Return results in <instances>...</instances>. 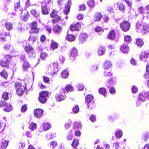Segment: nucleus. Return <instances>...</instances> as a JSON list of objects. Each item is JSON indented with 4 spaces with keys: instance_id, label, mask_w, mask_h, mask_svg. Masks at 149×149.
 Instances as JSON below:
<instances>
[{
    "instance_id": "nucleus-1",
    "label": "nucleus",
    "mask_w": 149,
    "mask_h": 149,
    "mask_svg": "<svg viewBox=\"0 0 149 149\" xmlns=\"http://www.w3.org/2000/svg\"><path fill=\"white\" fill-rule=\"evenodd\" d=\"M25 52L31 57L34 58L36 56V53L34 48L30 45H26L24 47Z\"/></svg>"
},
{
    "instance_id": "nucleus-2",
    "label": "nucleus",
    "mask_w": 149,
    "mask_h": 149,
    "mask_svg": "<svg viewBox=\"0 0 149 149\" xmlns=\"http://www.w3.org/2000/svg\"><path fill=\"white\" fill-rule=\"evenodd\" d=\"M58 11L56 10H53L51 13L50 16L51 17L53 18H56L55 19H53L52 20V22L54 24L60 21L61 19V17L60 16H57Z\"/></svg>"
},
{
    "instance_id": "nucleus-3",
    "label": "nucleus",
    "mask_w": 149,
    "mask_h": 149,
    "mask_svg": "<svg viewBox=\"0 0 149 149\" xmlns=\"http://www.w3.org/2000/svg\"><path fill=\"white\" fill-rule=\"evenodd\" d=\"M120 26L123 31L126 32L130 29V24L127 21H124L120 24Z\"/></svg>"
},
{
    "instance_id": "nucleus-4",
    "label": "nucleus",
    "mask_w": 149,
    "mask_h": 149,
    "mask_svg": "<svg viewBox=\"0 0 149 149\" xmlns=\"http://www.w3.org/2000/svg\"><path fill=\"white\" fill-rule=\"evenodd\" d=\"M65 91L64 88L61 89L60 93L57 94L56 96V100L58 101H60L64 100L66 98V96L65 95Z\"/></svg>"
},
{
    "instance_id": "nucleus-5",
    "label": "nucleus",
    "mask_w": 149,
    "mask_h": 149,
    "mask_svg": "<svg viewBox=\"0 0 149 149\" xmlns=\"http://www.w3.org/2000/svg\"><path fill=\"white\" fill-rule=\"evenodd\" d=\"M139 100L143 102L147 99L149 100V92L141 93L138 96Z\"/></svg>"
},
{
    "instance_id": "nucleus-6",
    "label": "nucleus",
    "mask_w": 149,
    "mask_h": 149,
    "mask_svg": "<svg viewBox=\"0 0 149 149\" xmlns=\"http://www.w3.org/2000/svg\"><path fill=\"white\" fill-rule=\"evenodd\" d=\"M93 96L90 95H87L86 97V104L88 105V108H93V107H90V104L88 105V104H90V103H91L92 101L93 100ZM92 104V103H91Z\"/></svg>"
},
{
    "instance_id": "nucleus-7",
    "label": "nucleus",
    "mask_w": 149,
    "mask_h": 149,
    "mask_svg": "<svg viewBox=\"0 0 149 149\" xmlns=\"http://www.w3.org/2000/svg\"><path fill=\"white\" fill-rule=\"evenodd\" d=\"M38 31V29L37 28V23L36 22H33L31 26V33H37Z\"/></svg>"
},
{
    "instance_id": "nucleus-8",
    "label": "nucleus",
    "mask_w": 149,
    "mask_h": 149,
    "mask_svg": "<svg viewBox=\"0 0 149 149\" xmlns=\"http://www.w3.org/2000/svg\"><path fill=\"white\" fill-rule=\"evenodd\" d=\"M22 61H23L22 68L25 70H26L29 67L30 65L27 61L26 60V58L24 56H22L21 58Z\"/></svg>"
},
{
    "instance_id": "nucleus-9",
    "label": "nucleus",
    "mask_w": 149,
    "mask_h": 149,
    "mask_svg": "<svg viewBox=\"0 0 149 149\" xmlns=\"http://www.w3.org/2000/svg\"><path fill=\"white\" fill-rule=\"evenodd\" d=\"M81 25L80 23L77 22L74 25H71L70 29L71 31H79L81 28Z\"/></svg>"
},
{
    "instance_id": "nucleus-10",
    "label": "nucleus",
    "mask_w": 149,
    "mask_h": 149,
    "mask_svg": "<svg viewBox=\"0 0 149 149\" xmlns=\"http://www.w3.org/2000/svg\"><path fill=\"white\" fill-rule=\"evenodd\" d=\"M143 22H138L136 24V29L138 32H142Z\"/></svg>"
},
{
    "instance_id": "nucleus-11",
    "label": "nucleus",
    "mask_w": 149,
    "mask_h": 149,
    "mask_svg": "<svg viewBox=\"0 0 149 149\" xmlns=\"http://www.w3.org/2000/svg\"><path fill=\"white\" fill-rule=\"evenodd\" d=\"M43 110L40 109H37L35 110L34 115L37 118H40L42 115Z\"/></svg>"
},
{
    "instance_id": "nucleus-12",
    "label": "nucleus",
    "mask_w": 149,
    "mask_h": 149,
    "mask_svg": "<svg viewBox=\"0 0 149 149\" xmlns=\"http://www.w3.org/2000/svg\"><path fill=\"white\" fill-rule=\"evenodd\" d=\"M149 31V26L147 23L143 22V29L141 33L144 34Z\"/></svg>"
},
{
    "instance_id": "nucleus-13",
    "label": "nucleus",
    "mask_w": 149,
    "mask_h": 149,
    "mask_svg": "<svg viewBox=\"0 0 149 149\" xmlns=\"http://www.w3.org/2000/svg\"><path fill=\"white\" fill-rule=\"evenodd\" d=\"M62 28L61 26L58 25L55 26L53 28L54 32L56 34H59L61 31Z\"/></svg>"
},
{
    "instance_id": "nucleus-14",
    "label": "nucleus",
    "mask_w": 149,
    "mask_h": 149,
    "mask_svg": "<svg viewBox=\"0 0 149 149\" xmlns=\"http://www.w3.org/2000/svg\"><path fill=\"white\" fill-rule=\"evenodd\" d=\"M102 17L101 14L99 12L96 13L94 16V20L95 21H99Z\"/></svg>"
},
{
    "instance_id": "nucleus-15",
    "label": "nucleus",
    "mask_w": 149,
    "mask_h": 149,
    "mask_svg": "<svg viewBox=\"0 0 149 149\" xmlns=\"http://www.w3.org/2000/svg\"><path fill=\"white\" fill-rule=\"evenodd\" d=\"M58 63L57 62H54L53 63L52 73L54 74L56 73L58 71Z\"/></svg>"
},
{
    "instance_id": "nucleus-16",
    "label": "nucleus",
    "mask_w": 149,
    "mask_h": 149,
    "mask_svg": "<svg viewBox=\"0 0 149 149\" xmlns=\"http://www.w3.org/2000/svg\"><path fill=\"white\" fill-rule=\"evenodd\" d=\"M105 51V48L103 47L100 46L98 48L97 53L99 56H102L104 54Z\"/></svg>"
},
{
    "instance_id": "nucleus-17",
    "label": "nucleus",
    "mask_w": 149,
    "mask_h": 149,
    "mask_svg": "<svg viewBox=\"0 0 149 149\" xmlns=\"http://www.w3.org/2000/svg\"><path fill=\"white\" fill-rule=\"evenodd\" d=\"M108 38L111 40H113L115 38V32L113 30H111L109 33L107 37Z\"/></svg>"
},
{
    "instance_id": "nucleus-18",
    "label": "nucleus",
    "mask_w": 149,
    "mask_h": 149,
    "mask_svg": "<svg viewBox=\"0 0 149 149\" xmlns=\"http://www.w3.org/2000/svg\"><path fill=\"white\" fill-rule=\"evenodd\" d=\"M77 49L74 47L73 48L70 53V57L71 59H72V58L75 57L76 56H77Z\"/></svg>"
},
{
    "instance_id": "nucleus-19",
    "label": "nucleus",
    "mask_w": 149,
    "mask_h": 149,
    "mask_svg": "<svg viewBox=\"0 0 149 149\" xmlns=\"http://www.w3.org/2000/svg\"><path fill=\"white\" fill-rule=\"evenodd\" d=\"M87 37V36L85 33L81 34L79 37V39L81 43L85 42Z\"/></svg>"
},
{
    "instance_id": "nucleus-20",
    "label": "nucleus",
    "mask_w": 149,
    "mask_h": 149,
    "mask_svg": "<svg viewBox=\"0 0 149 149\" xmlns=\"http://www.w3.org/2000/svg\"><path fill=\"white\" fill-rule=\"evenodd\" d=\"M148 57H149V53L145 52L141 53L140 56V59L142 60H144V58H147Z\"/></svg>"
},
{
    "instance_id": "nucleus-21",
    "label": "nucleus",
    "mask_w": 149,
    "mask_h": 149,
    "mask_svg": "<svg viewBox=\"0 0 149 149\" xmlns=\"http://www.w3.org/2000/svg\"><path fill=\"white\" fill-rule=\"evenodd\" d=\"M120 49L123 53H127L129 51V48L127 45H123L121 47Z\"/></svg>"
},
{
    "instance_id": "nucleus-22",
    "label": "nucleus",
    "mask_w": 149,
    "mask_h": 149,
    "mask_svg": "<svg viewBox=\"0 0 149 149\" xmlns=\"http://www.w3.org/2000/svg\"><path fill=\"white\" fill-rule=\"evenodd\" d=\"M42 13L44 15H47L49 13V10L46 6H41Z\"/></svg>"
},
{
    "instance_id": "nucleus-23",
    "label": "nucleus",
    "mask_w": 149,
    "mask_h": 149,
    "mask_svg": "<svg viewBox=\"0 0 149 149\" xmlns=\"http://www.w3.org/2000/svg\"><path fill=\"white\" fill-rule=\"evenodd\" d=\"M111 63L109 61H106L104 64V68L105 69H107L110 68L111 66Z\"/></svg>"
},
{
    "instance_id": "nucleus-24",
    "label": "nucleus",
    "mask_w": 149,
    "mask_h": 149,
    "mask_svg": "<svg viewBox=\"0 0 149 149\" xmlns=\"http://www.w3.org/2000/svg\"><path fill=\"white\" fill-rule=\"evenodd\" d=\"M58 44L57 43L52 40L51 41L50 45L51 47L53 49H55L57 48Z\"/></svg>"
},
{
    "instance_id": "nucleus-25",
    "label": "nucleus",
    "mask_w": 149,
    "mask_h": 149,
    "mask_svg": "<svg viewBox=\"0 0 149 149\" xmlns=\"http://www.w3.org/2000/svg\"><path fill=\"white\" fill-rule=\"evenodd\" d=\"M69 75V73L67 70H65L63 71L61 73V76L63 78H67Z\"/></svg>"
},
{
    "instance_id": "nucleus-26",
    "label": "nucleus",
    "mask_w": 149,
    "mask_h": 149,
    "mask_svg": "<svg viewBox=\"0 0 149 149\" xmlns=\"http://www.w3.org/2000/svg\"><path fill=\"white\" fill-rule=\"evenodd\" d=\"M68 41L72 42L75 40V38L72 34L68 35L66 37Z\"/></svg>"
},
{
    "instance_id": "nucleus-27",
    "label": "nucleus",
    "mask_w": 149,
    "mask_h": 149,
    "mask_svg": "<svg viewBox=\"0 0 149 149\" xmlns=\"http://www.w3.org/2000/svg\"><path fill=\"white\" fill-rule=\"evenodd\" d=\"M1 76L5 79H7L8 76V75L7 72L4 70H3L2 71L0 72Z\"/></svg>"
},
{
    "instance_id": "nucleus-28",
    "label": "nucleus",
    "mask_w": 149,
    "mask_h": 149,
    "mask_svg": "<svg viewBox=\"0 0 149 149\" xmlns=\"http://www.w3.org/2000/svg\"><path fill=\"white\" fill-rule=\"evenodd\" d=\"M65 89L68 92H71L73 91V88L70 84L67 85L65 87Z\"/></svg>"
},
{
    "instance_id": "nucleus-29",
    "label": "nucleus",
    "mask_w": 149,
    "mask_h": 149,
    "mask_svg": "<svg viewBox=\"0 0 149 149\" xmlns=\"http://www.w3.org/2000/svg\"><path fill=\"white\" fill-rule=\"evenodd\" d=\"M6 29L8 30L11 29L13 27L12 24L10 22H6L5 25Z\"/></svg>"
},
{
    "instance_id": "nucleus-30",
    "label": "nucleus",
    "mask_w": 149,
    "mask_h": 149,
    "mask_svg": "<svg viewBox=\"0 0 149 149\" xmlns=\"http://www.w3.org/2000/svg\"><path fill=\"white\" fill-rule=\"evenodd\" d=\"M81 124L79 122H76L74 123L73 128L74 129H79L81 128Z\"/></svg>"
},
{
    "instance_id": "nucleus-31",
    "label": "nucleus",
    "mask_w": 149,
    "mask_h": 149,
    "mask_svg": "<svg viewBox=\"0 0 149 149\" xmlns=\"http://www.w3.org/2000/svg\"><path fill=\"white\" fill-rule=\"evenodd\" d=\"M99 92L100 94L104 95V97H106V90L104 88H102L99 89Z\"/></svg>"
},
{
    "instance_id": "nucleus-32",
    "label": "nucleus",
    "mask_w": 149,
    "mask_h": 149,
    "mask_svg": "<svg viewBox=\"0 0 149 149\" xmlns=\"http://www.w3.org/2000/svg\"><path fill=\"white\" fill-rule=\"evenodd\" d=\"M79 143V141L78 140L74 139L72 143V146L73 147H76L77 146Z\"/></svg>"
},
{
    "instance_id": "nucleus-33",
    "label": "nucleus",
    "mask_w": 149,
    "mask_h": 149,
    "mask_svg": "<svg viewBox=\"0 0 149 149\" xmlns=\"http://www.w3.org/2000/svg\"><path fill=\"white\" fill-rule=\"evenodd\" d=\"M15 86L16 90L20 89V88H24V86H22L21 84L19 82L15 83Z\"/></svg>"
},
{
    "instance_id": "nucleus-34",
    "label": "nucleus",
    "mask_w": 149,
    "mask_h": 149,
    "mask_svg": "<svg viewBox=\"0 0 149 149\" xmlns=\"http://www.w3.org/2000/svg\"><path fill=\"white\" fill-rule=\"evenodd\" d=\"M2 144L1 146V149H5L8 145V142L4 140V142H2Z\"/></svg>"
},
{
    "instance_id": "nucleus-35",
    "label": "nucleus",
    "mask_w": 149,
    "mask_h": 149,
    "mask_svg": "<svg viewBox=\"0 0 149 149\" xmlns=\"http://www.w3.org/2000/svg\"><path fill=\"white\" fill-rule=\"evenodd\" d=\"M87 4L91 7H93L95 5L94 0H89L87 2Z\"/></svg>"
},
{
    "instance_id": "nucleus-36",
    "label": "nucleus",
    "mask_w": 149,
    "mask_h": 149,
    "mask_svg": "<svg viewBox=\"0 0 149 149\" xmlns=\"http://www.w3.org/2000/svg\"><path fill=\"white\" fill-rule=\"evenodd\" d=\"M42 126H43L44 130L45 131L49 130L50 127V124L48 123H44Z\"/></svg>"
},
{
    "instance_id": "nucleus-37",
    "label": "nucleus",
    "mask_w": 149,
    "mask_h": 149,
    "mask_svg": "<svg viewBox=\"0 0 149 149\" xmlns=\"http://www.w3.org/2000/svg\"><path fill=\"white\" fill-rule=\"evenodd\" d=\"M136 44L138 46L141 47L143 45V42L141 39H139L137 40Z\"/></svg>"
},
{
    "instance_id": "nucleus-38",
    "label": "nucleus",
    "mask_w": 149,
    "mask_h": 149,
    "mask_svg": "<svg viewBox=\"0 0 149 149\" xmlns=\"http://www.w3.org/2000/svg\"><path fill=\"white\" fill-rule=\"evenodd\" d=\"M24 89V88H20V89L16 90V93L19 95H22L24 92L23 91V89Z\"/></svg>"
},
{
    "instance_id": "nucleus-39",
    "label": "nucleus",
    "mask_w": 149,
    "mask_h": 149,
    "mask_svg": "<svg viewBox=\"0 0 149 149\" xmlns=\"http://www.w3.org/2000/svg\"><path fill=\"white\" fill-rule=\"evenodd\" d=\"M13 109L12 107L10 104H7L5 110L7 112H9Z\"/></svg>"
},
{
    "instance_id": "nucleus-40",
    "label": "nucleus",
    "mask_w": 149,
    "mask_h": 149,
    "mask_svg": "<svg viewBox=\"0 0 149 149\" xmlns=\"http://www.w3.org/2000/svg\"><path fill=\"white\" fill-rule=\"evenodd\" d=\"M36 124L32 123L30 124L29 128L32 130H33L34 129L36 128Z\"/></svg>"
},
{
    "instance_id": "nucleus-41",
    "label": "nucleus",
    "mask_w": 149,
    "mask_h": 149,
    "mask_svg": "<svg viewBox=\"0 0 149 149\" xmlns=\"http://www.w3.org/2000/svg\"><path fill=\"white\" fill-rule=\"evenodd\" d=\"M138 12L140 13L143 15L145 13V12L146 11V10L145 9V8L142 7H141L139 8L138 10Z\"/></svg>"
},
{
    "instance_id": "nucleus-42",
    "label": "nucleus",
    "mask_w": 149,
    "mask_h": 149,
    "mask_svg": "<svg viewBox=\"0 0 149 149\" xmlns=\"http://www.w3.org/2000/svg\"><path fill=\"white\" fill-rule=\"evenodd\" d=\"M70 8L69 6H66L64 9L63 12L66 15H67L70 10Z\"/></svg>"
},
{
    "instance_id": "nucleus-43",
    "label": "nucleus",
    "mask_w": 149,
    "mask_h": 149,
    "mask_svg": "<svg viewBox=\"0 0 149 149\" xmlns=\"http://www.w3.org/2000/svg\"><path fill=\"white\" fill-rule=\"evenodd\" d=\"M0 65L3 67H7L8 66V61H1L0 63Z\"/></svg>"
},
{
    "instance_id": "nucleus-44",
    "label": "nucleus",
    "mask_w": 149,
    "mask_h": 149,
    "mask_svg": "<svg viewBox=\"0 0 149 149\" xmlns=\"http://www.w3.org/2000/svg\"><path fill=\"white\" fill-rule=\"evenodd\" d=\"M49 93L47 91H43L40 93L39 94L40 96H42L45 97L48 95Z\"/></svg>"
},
{
    "instance_id": "nucleus-45",
    "label": "nucleus",
    "mask_w": 149,
    "mask_h": 149,
    "mask_svg": "<svg viewBox=\"0 0 149 149\" xmlns=\"http://www.w3.org/2000/svg\"><path fill=\"white\" fill-rule=\"evenodd\" d=\"M79 109L78 105H76L73 107L72 109L73 112L75 113H77L79 111Z\"/></svg>"
},
{
    "instance_id": "nucleus-46",
    "label": "nucleus",
    "mask_w": 149,
    "mask_h": 149,
    "mask_svg": "<svg viewBox=\"0 0 149 149\" xmlns=\"http://www.w3.org/2000/svg\"><path fill=\"white\" fill-rule=\"evenodd\" d=\"M123 135L122 132L120 130L117 131L116 133V135L117 137L120 138Z\"/></svg>"
},
{
    "instance_id": "nucleus-47",
    "label": "nucleus",
    "mask_w": 149,
    "mask_h": 149,
    "mask_svg": "<svg viewBox=\"0 0 149 149\" xmlns=\"http://www.w3.org/2000/svg\"><path fill=\"white\" fill-rule=\"evenodd\" d=\"M117 118V117L115 115L109 116V120L110 121H113Z\"/></svg>"
},
{
    "instance_id": "nucleus-48",
    "label": "nucleus",
    "mask_w": 149,
    "mask_h": 149,
    "mask_svg": "<svg viewBox=\"0 0 149 149\" xmlns=\"http://www.w3.org/2000/svg\"><path fill=\"white\" fill-rule=\"evenodd\" d=\"M31 13L34 16L37 17L38 14L36 10L35 9H33L31 10Z\"/></svg>"
},
{
    "instance_id": "nucleus-49",
    "label": "nucleus",
    "mask_w": 149,
    "mask_h": 149,
    "mask_svg": "<svg viewBox=\"0 0 149 149\" xmlns=\"http://www.w3.org/2000/svg\"><path fill=\"white\" fill-rule=\"evenodd\" d=\"M2 97L5 100H8L9 98L8 93L6 92H4L3 94Z\"/></svg>"
},
{
    "instance_id": "nucleus-50",
    "label": "nucleus",
    "mask_w": 149,
    "mask_h": 149,
    "mask_svg": "<svg viewBox=\"0 0 149 149\" xmlns=\"http://www.w3.org/2000/svg\"><path fill=\"white\" fill-rule=\"evenodd\" d=\"M5 126V125L3 124L2 123L0 122V133L4 130Z\"/></svg>"
},
{
    "instance_id": "nucleus-51",
    "label": "nucleus",
    "mask_w": 149,
    "mask_h": 149,
    "mask_svg": "<svg viewBox=\"0 0 149 149\" xmlns=\"http://www.w3.org/2000/svg\"><path fill=\"white\" fill-rule=\"evenodd\" d=\"M50 147L54 148L57 146V143L56 142L52 141L50 143Z\"/></svg>"
},
{
    "instance_id": "nucleus-52",
    "label": "nucleus",
    "mask_w": 149,
    "mask_h": 149,
    "mask_svg": "<svg viewBox=\"0 0 149 149\" xmlns=\"http://www.w3.org/2000/svg\"><path fill=\"white\" fill-rule=\"evenodd\" d=\"M119 8L120 10L122 11L123 12H124L125 11V7L123 4L120 3V4L119 5Z\"/></svg>"
},
{
    "instance_id": "nucleus-53",
    "label": "nucleus",
    "mask_w": 149,
    "mask_h": 149,
    "mask_svg": "<svg viewBox=\"0 0 149 149\" xmlns=\"http://www.w3.org/2000/svg\"><path fill=\"white\" fill-rule=\"evenodd\" d=\"M108 83L110 84H114L116 83V80L115 78H112L110 79Z\"/></svg>"
},
{
    "instance_id": "nucleus-54",
    "label": "nucleus",
    "mask_w": 149,
    "mask_h": 149,
    "mask_svg": "<svg viewBox=\"0 0 149 149\" xmlns=\"http://www.w3.org/2000/svg\"><path fill=\"white\" fill-rule=\"evenodd\" d=\"M39 99L40 101L42 103H45L46 101L45 97L41 96H40Z\"/></svg>"
},
{
    "instance_id": "nucleus-55",
    "label": "nucleus",
    "mask_w": 149,
    "mask_h": 149,
    "mask_svg": "<svg viewBox=\"0 0 149 149\" xmlns=\"http://www.w3.org/2000/svg\"><path fill=\"white\" fill-rule=\"evenodd\" d=\"M98 66L96 65H92L91 68V70L92 71H96L98 68Z\"/></svg>"
},
{
    "instance_id": "nucleus-56",
    "label": "nucleus",
    "mask_w": 149,
    "mask_h": 149,
    "mask_svg": "<svg viewBox=\"0 0 149 149\" xmlns=\"http://www.w3.org/2000/svg\"><path fill=\"white\" fill-rule=\"evenodd\" d=\"M146 16H143V19L144 20L145 19H146V22H149V14L148 12H146Z\"/></svg>"
},
{
    "instance_id": "nucleus-57",
    "label": "nucleus",
    "mask_w": 149,
    "mask_h": 149,
    "mask_svg": "<svg viewBox=\"0 0 149 149\" xmlns=\"http://www.w3.org/2000/svg\"><path fill=\"white\" fill-rule=\"evenodd\" d=\"M125 40L127 42H130L132 41L131 37L128 36H127L125 37Z\"/></svg>"
},
{
    "instance_id": "nucleus-58",
    "label": "nucleus",
    "mask_w": 149,
    "mask_h": 149,
    "mask_svg": "<svg viewBox=\"0 0 149 149\" xmlns=\"http://www.w3.org/2000/svg\"><path fill=\"white\" fill-rule=\"evenodd\" d=\"M84 87V85L83 84L81 83H79V84L78 86V89L79 90V91L82 90Z\"/></svg>"
},
{
    "instance_id": "nucleus-59",
    "label": "nucleus",
    "mask_w": 149,
    "mask_h": 149,
    "mask_svg": "<svg viewBox=\"0 0 149 149\" xmlns=\"http://www.w3.org/2000/svg\"><path fill=\"white\" fill-rule=\"evenodd\" d=\"M27 109V106L26 105H24L22 107L21 109V111L22 112H24L26 111Z\"/></svg>"
},
{
    "instance_id": "nucleus-60",
    "label": "nucleus",
    "mask_w": 149,
    "mask_h": 149,
    "mask_svg": "<svg viewBox=\"0 0 149 149\" xmlns=\"http://www.w3.org/2000/svg\"><path fill=\"white\" fill-rule=\"evenodd\" d=\"M14 6L15 11H17V10L20 7L19 2L15 3Z\"/></svg>"
},
{
    "instance_id": "nucleus-61",
    "label": "nucleus",
    "mask_w": 149,
    "mask_h": 149,
    "mask_svg": "<svg viewBox=\"0 0 149 149\" xmlns=\"http://www.w3.org/2000/svg\"><path fill=\"white\" fill-rule=\"evenodd\" d=\"M21 19L22 21H26L28 19L27 16L26 15H22L21 16Z\"/></svg>"
},
{
    "instance_id": "nucleus-62",
    "label": "nucleus",
    "mask_w": 149,
    "mask_h": 149,
    "mask_svg": "<svg viewBox=\"0 0 149 149\" xmlns=\"http://www.w3.org/2000/svg\"><path fill=\"white\" fill-rule=\"evenodd\" d=\"M47 56V54L45 52L42 53L40 55V57L42 59H44Z\"/></svg>"
},
{
    "instance_id": "nucleus-63",
    "label": "nucleus",
    "mask_w": 149,
    "mask_h": 149,
    "mask_svg": "<svg viewBox=\"0 0 149 149\" xmlns=\"http://www.w3.org/2000/svg\"><path fill=\"white\" fill-rule=\"evenodd\" d=\"M54 134H48L47 135V138L48 139H50L52 138H53L54 137Z\"/></svg>"
},
{
    "instance_id": "nucleus-64",
    "label": "nucleus",
    "mask_w": 149,
    "mask_h": 149,
    "mask_svg": "<svg viewBox=\"0 0 149 149\" xmlns=\"http://www.w3.org/2000/svg\"><path fill=\"white\" fill-rule=\"evenodd\" d=\"M57 3L58 5L61 6L64 3V0H58Z\"/></svg>"
}]
</instances>
